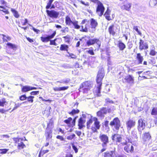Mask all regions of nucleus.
Wrapping results in <instances>:
<instances>
[{"label":"nucleus","mask_w":157,"mask_h":157,"mask_svg":"<svg viewBox=\"0 0 157 157\" xmlns=\"http://www.w3.org/2000/svg\"><path fill=\"white\" fill-rule=\"evenodd\" d=\"M105 75L104 69L102 68H101L99 70L97 76L96 82L98 84V93H100L101 90V87L102 85L101 81Z\"/></svg>","instance_id":"f257e3e1"},{"label":"nucleus","mask_w":157,"mask_h":157,"mask_svg":"<svg viewBox=\"0 0 157 157\" xmlns=\"http://www.w3.org/2000/svg\"><path fill=\"white\" fill-rule=\"evenodd\" d=\"M92 2L97 5L96 8V12L99 16H101L103 14L105 7L102 3L98 0H90Z\"/></svg>","instance_id":"f03ea898"},{"label":"nucleus","mask_w":157,"mask_h":157,"mask_svg":"<svg viewBox=\"0 0 157 157\" xmlns=\"http://www.w3.org/2000/svg\"><path fill=\"white\" fill-rule=\"evenodd\" d=\"M110 125L112 127H114L117 132L121 127V123L120 120L118 117H115L113 120L110 122Z\"/></svg>","instance_id":"7ed1b4c3"},{"label":"nucleus","mask_w":157,"mask_h":157,"mask_svg":"<svg viewBox=\"0 0 157 157\" xmlns=\"http://www.w3.org/2000/svg\"><path fill=\"white\" fill-rule=\"evenodd\" d=\"M92 84L90 81H86L85 82H83L82 84L80 86V90H82L83 93H86V92L90 89L92 87Z\"/></svg>","instance_id":"20e7f679"},{"label":"nucleus","mask_w":157,"mask_h":157,"mask_svg":"<svg viewBox=\"0 0 157 157\" xmlns=\"http://www.w3.org/2000/svg\"><path fill=\"white\" fill-rule=\"evenodd\" d=\"M99 138L102 142L101 144L102 147H106L107 146V144L109 142L108 136L106 135L102 134L100 136Z\"/></svg>","instance_id":"39448f33"},{"label":"nucleus","mask_w":157,"mask_h":157,"mask_svg":"<svg viewBox=\"0 0 157 157\" xmlns=\"http://www.w3.org/2000/svg\"><path fill=\"white\" fill-rule=\"evenodd\" d=\"M56 34V31H54L51 35H47L45 36H41L40 37L41 40L44 42H47L52 39L54 38Z\"/></svg>","instance_id":"423d86ee"},{"label":"nucleus","mask_w":157,"mask_h":157,"mask_svg":"<svg viewBox=\"0 0 157 157\" xmlns=\"http://www.w3.org/2000/svg\"><path fill=\"white\" fill-rule=\"evenodd\" d=\"M46 11L48 15L53 18H57L59 14V12L55 11L54 10H47Z\"/></svg>","instance_id":"0eeeda50"},{"label":"nucleus","mask_w":157,"mask_h":157,"mask_svg":"<svg viewBox=\"0 0 157 157\" xmlns=\"http://www.w3.org/2000/svg\"><path fill=\"white\" fill-rule=\"evenodd\" d=\"M96 43L98 46L99 48L101 46V43L99 39L96 38L90 39L86 41V44L88 46L93 45Z\"/></svg>","instance_id":"6e6552de"},{"label":"nucleus","mask_w":157,"mask_h":157,"mask_svg":"<svg viewBox=\"0 0 157 157\" xmlns=\"http://www.w3.org/2000/svg\"><path fill=\"white\" fill-rule=\"evenodd\" d=\"M94 124L95 127H92L91 128V129L94 132H96L97 129H99L100 128V122L98 121L97 118L94 117Z\"/></svg>","instance_id":"1a4fd4ad"},{"label":"nucleus","mask_w":157,"mask_h":157,"mask_svg":"<svg viewBox=\"0 0 157 157\" xmlns=\"http://www.w3.org/2000/svg\"><path fill=\"white\" fill-rule=\"evenodd\" d=\"M136 122L135 120L129 119L126 123V125L128 131H130L131 128L135 126Z\"/></svg>","instance_id":"9d476101"},{"label":"nucleus","mask_w":157,"mask_h":157,"mask_svg":"<svg viewBox=\"0 0 157 157\" xmlns=\"http://www.w3.org/2000/svg\"><path fill=\"white\" fill-rule=\"evenodd\" d=\"M148 48V46L147 43H144V41L140 39L139 42V49L140 50L144 49H147Z\"/></svg>","instance_id":"9b49d317"},{"label":"nucleus","mask_w":157,"mask_h":157,"mask_svg":"<svg viewBox=\"0 0 157 157\" xmlns=\"http://www.w3.org/2000/svg\"><path fill=\"white\" fill-rule=\"evenodd\" d=\"M111 139L113 141H115L117 142L120 143L121 142L122 138L121 135L114 134L111 136Z\"/></svg>","instance_id":"f8f14e48"},{"label":"nucleus","mask_w":157,"mask_h":157,"mask_svg":"<svg viewBox=\"0 0 157 157\" xmlns=\"http://www.w3.org/2000/svg\"><path fill=\"white\" fill-rule=\"evenodd\" d=\"M146 121L144 119L140 118L138 121L137 128L144 129L145 126Z\"/></svg>","instance_id":"ddd939ff"},{"label":"nucleus","mask_w":157,"mask_h":157,"mask_svg":"<svg viewBox=\"0 0 157 157\" xmlns=\"http://www.w3.org/2000/svg\"><path fill=\"white\" fill-rule=\"evenodd\" d=\"M52 129L48 128H46L45 131V135L46 139L51 138L52 137Z\"/></svg>","instance_id":"4468645a"},{"label":"nucleus","mask_w":157,"mask_h":157,"mask_svg":"<svg viewBox=\"0 0 157 157\" xmlns=\"http://www.w3.org/2000/svg\"><path fill=\"white\" fill-rule=\"evenodd\" d=\"M90 27L91 29H95L98 26V23L94 18H91L90 20Z\"/></svg>","instance_id":"2eb2a0df"},{"label":"nucleus","mask_w":157,"mask_h":157,"mask_svg":"<svg viewBox=\"0 0 157 157\" xmlns=\"http://www.w3.org/2000/svg\"><path fill=\"white\" fill-rule=\"evenodd\" d=\"M85 122L86 120L83 119L82 117L80 118L78 120V124L79 129H81L83 127H85V125L83 124Z\"/></svg>","instance_id":"dca6fc26"},{"label":"nucleus","mask_w":157,"mask_h":157,"mask_svg":"<svg viewBox=\"0 0 157 157\" xmlns=\"http://www.w3.org/2000/svg\"><path fill=\"white\" fill-rule=\"evenodd\" d=\"M124 150L128 153H132L134 150V147L132 145L129 144L124 147Z\"/></svg>","instance_id":"f3484780"},{"label":"nucleus","mask_w":157,"mask_h":157,"mask_svg":"<svg viewBox=\"0 0 157 157\" xmlns=\"http://www.w3.org/2000/svg\"><path fill=\"white\" fill-rule=\"evenodd\" d=\"M89 23H90L88 21L87 23L85 25L84 27L83 25H81V27L82 29L80 30V31L82 32H87L88 29L90 28Z\"/></svg>","instance_id":"a211bd4d"},{"label":"nucleus","mask_w":157,"mask_h":157,"mask_svg":"<svg viewBox=\"0 0 157 157\" xmlns=\"http://www.w3.org/2000/svg\"><path fill=\"white\" fill-rule=\"evenodd\" d=\"M104 157H117V156L115 155L114 152L112 151L105 152Z\"/></svg>","instance_id":"6ab92c4d"},{"label":"nucleus","mask_w":157,"mask_h":157,"mask_svg":"<svg viewBox=\"0 0 157 157\" xmlns=\"http://www.w3.org/2000/svg\"><path fill=\"white\" fill-rule=\"evenodd\" d=\"M68 48L69 46L68 45L63 44L60 45V50L61 51H66L67 53H69L68 52Z\"/></svg>","instance_id":"aec40b11"},{"label":"nucleus","mask_w":157,"mask_h":157,"mask_svg":"<svg viewBox=\"0 0 157 157\" xmlns=\"http://www.w3.org/2000/svg\"><path fill=\"white\" fill-rule=\"evenodd\" d=\"M131 4L128 3L121 6V8L123 10H125L127 11H129L131 8Z\"/></svg>","instance_id":"412c9836"},{"label":"nucleus","mask_w":157,"mask_h":157,"mask_svg":"<svg viewBox=\"0 0 157 157\" xmlns=\"http://www.w3.org/2000/svg\"><path fill=\"white\" fill-rule=\"evenodd\" d=\"M126 82L129 83H133L134 82L133 77L131 75L126 76L124 78Z\"/></svg>","instance_id":"4be33fe9"},{"label":"nucleus","mask_w":157,"mask_h":157,"mask_svg":"<svg viewBox=\"0 0 157 157\" xmlns=\"http://www.w3.org/2000/svg\"><path fill=\"white\" fill-rule=\"evenodd\" d=\"M118 47L119 50L121 51H123L126 48V45L122 41L120 40L118 41Z\"/></svg>","instance_id":"5701e85b"},{"label":"nucleus","mask_w":157,"mask_h":157,"mask_svg":"<svg viewBox=\"0 0 157 157\" xmlns=\"http://www.w3.org/2000/svg\"><path fill=\"white\" fill-rule=\"evenodd\" d=\"M136 59L138 60V64L142 63V62L144 60V58L140 53H138L137 54Z\"/></svg>","instance_id":"b1692460"},{"label":"nucleus","mask_w":157,"mask_h":157,"mask_svg":"<svg viewBox=\"0 0 157 157\" xmlns=\"http://www.w3.org/2000/svg\"><path fill=\"white\" fill-rule=\"evenodd\" d=\"M132 138V139H135L136 141L138 139V136H137V131L135 130H133L132 131L131 133Z\"/></svg>","instance_id":"393cba45"},{"label":"nucleus","mask_w":157,"mask_h":157,"mask_svg":"<svg viewBox=\"0 0 157 157\" xmlns=\"http://www.w3.org/2000/svg\"><path fill=\"white\" fill-rule=\"evenodd\" d=\"M114 25H113L110 26L108 29L109 32L110 34L112 35L113 36H114L115 34V32L114 30Z\"/></svg>","instance_id":"a878e982"},{"label":"nucleus","mask_w":157,"mask_h":157,"mask_svg":"<svg viewBox=\"0 0 157 157\" xmlns=\"http://www.w3.org/2000/svg\"><path fill=\"white\" fill-rule=\"evenodd\" d=\"M30 90V86H23L21 88V91L23 92H28Z\"/></svg>","instance_id":"bb28decb"},{"label":"nucleus","mask_w":157,"mask_h":157,"mask_svg":"<svg viewBox=\"0 0 157 157\" xmlns=\"http://www.w3.org/2000/svg\"><path fill=\"white\" fill-rule=\"evenodd\" d=\"M151 137V136L149 132H145L144 134L143 139L145 141H147L150 140Z\"/></svg>","instance_id":"cd10ccee"},{"label":"nucleus","mask_w":157,"mask_h":157,"mask_svg":"<svg viewBox=\"0 0 157 157\" xmlns=\"http://www.w3.org/2000/svg\"><path fill=\"white\" fill-rule=\"evenodd\" d=\"M73 22V21H72L70 17L67 16L65 18V22L67 25H70L71 24H72Z\"/></svg>","instance_id":"c85d7f7f"},{"label":"nucleus","mask_w":157,"mask_h":157,"mask_svg":"<svg viewBox=\"0 0 157 157\" xmlns=\"http://www.w3.org/2000/svg\"><path fill=\"white\" fill-rule=\"evenodd\" d=\"M7 45L10 48L12 49L13 50H16L17 48L16 45L10 42H8L7 44Z\"/></svg>","instance_id":"c756f323"},{"label":"nucleus","mask_w":157,"mask_h":157,"mask_svg":"<svg viewBox=\"0 0 157 157\" xmlns=\"http://www.w3.org/2000/svg\"><path fill=\"white\" fill-rule=\"evenodd\" d=\"M11 11L13 13L14 16L16 18H18L20 16L17 11L13 8H11Z\"/></svg>","instance_id":"7c9ffc66"},{"label":"nucleus","mask_w":157,"mask_h":157,"mask_svg":"<svg viewBox=\"0 0 157 157\" xmlns=\"http://www.w3.org/2000/svg\"><path fill=\"white\" fill-rule=\"evenodd\" d=\"M78 22L77 21H73L72 24L74 25V28L77 29H79L81 26L79 25H78Z\"/></svg>","instance_id":"2f4dec72"},{"label":"nucleus","mask_w":157,"mask_h":157,"mask_svg":"<svg viewBox=\"0 0 157 157\" xmlns=\"http://www.w3.org/2000/svg\"><path fill=\"white\" fill-rule=\"evenodd\" d=\"M80 111L78 109H73L69 113L72 115L74 116L75 114L79 113Z\"/></svg>","instance_id":"473e14b6"},{"label":"nucleus","mask_w":157,"mask_h":157,"mask_svg":"<svg viewBox=\"0 0 157 157\" xmlns=\"http://www.w3.org/2000/svg\"><path fill=\"white\" fill-rule=\"evenodd\" d=\"M151 114L152 115H157V107H153L152 109Z\"/></svg>","instance_id":"72a5a7b5"},{"label":"nucleus","mask_w":157,"mask_h":157,"mask_svg":"<svg viewBox=\"0 0 157 157\" xmlns=\"http://www.w3.org/2000/svg\"><path fill=\"white\" fill-rule=\"evenodd\" d=\"M69 82V79L68 78H65L60 81L56 82V83H67Z\"/></svg>","instance_id":"f704fd0d"},{"label":"nucleus","mask_w":157,"mask_h":157,"mask_svg":"<svg viewBox=\"0 0 157 157\" xmlns=\"http://www.w3.org/2000/svg\"><path fill=\"white\" fill-rule=\"evenodd\" d=\"M133 139L132 137H130L129 136H127L126 137V140L128 142L131 143H132L133 142L136 141L135 140H133Z\"/></svg>","instance_id":"c9c22d12"},{"label":"nucleus","mask_w":157,"mask_h":157,"mask_svg":"<svg viewBox=\"0 0 157 157\" xmlns=\"http://www.w3.org/2000/svg\"><path fill=\"white\" fill-rule=\"evenodd\" d=\"M149 5L151 7L155 6L157 4V0H152L149 2Z\"/></svg>","instance_id":"e433bc0d"},{"label":"nucleus","mask_w":157,"mask_h":157,"mask_svg":"<svg viewBox=\"0 0 157 157\" xmlns=\"http://www.w3.org/2000/svg\"><path fill=\"white\" fill-rule=\"evenodd\" d=\"M34 97L33 96L30 95L29 97H27V102L28 101L30 103H33V98Z\"/></svg>","instance_id":"4c0bfd02"},{"label":"nucleus","mask_w":157,"mask_h":157,"mask_svg":"<svg viewBox=\"0 0 157 157\" xmlns=\"http://www.w3.org/2000/svg\"><path fill=\"white\" fill-rule=\"evenodd\" d=\"M53 122L52 121V120H50L49 123L48 124L47 128H48L51 129L53 128Z\"/></svg>","instance_id":"58836bf2"},{"label":"nucleus","mask_w":157,"mask_h":157,"mask_svg":"<svg viewBox=\"0 0 157 157\" xmlns=\"http://www.w3.org/2000/svg\"><path fill=\"white\" fill-rule=\"evenodd\" d=\"M54 0H48V2L47 3V5L46 6V9H49L51 6L52 3Z\"/></svg>","instance_id":"ea45409f"},{"label":"nucleus","mask_w":157,"mask_h":157,"mask_svg":"<svg viewBox=\"0 0 157 157\" xmlns=\"http://www.w3.org/2000/svg\"><path fill=\"white\" fill-rule=\"evenodd\" d=\"M89 120L86 123V126L87 129H89L90 128V124H92L93 122V120L91 118H89Z\"/></svg>","instance_id":"a19ab883"},{"label":"nucleus","mask_w":157,"mask_h":157,"mask_svg":"<svg viewBox=\"0 0 157 157\" xmlns=\"http://www.w3.org/2000/svg\"><path fill=\"white\" fill-rule=\"evenodd\" d=\"M72 120V118L71 117H70L68 118L67 119L64 120V122L65 123L67 124H69V126H70V124H71V122Z\"/></svg>","instance_id":"79ce46f5"},{"label":"nucleus","mask_w":157,"mask_h":157,"mask_svg":"<svg viewBox=\"0 0 157 157\" xmlns=\"http://www.w3.org/2000/svg\"><path fill=\"white\" fill-rule=\"evenodd\" d=\"M63 38L65 39L66 42L69 43L70 41L71 38L69 35H67L63 37Z\"/></svg>","instance_id":"37998d69"},{"label":"nucleus","mask_w":157,"mask_h":157,"mask_svg":"<svg viewBox=\"0 0 157 157\" xmlns=\"http://www.w3.org/2000/svg\"><path fill=\"white\" fill-rule=\"evenodd\" d=\"M18 147L19 149H22L25 147V146L23 142H21L20 143H18Z\"/></svg>","instance_id":"c03bdc74"},{"label":"nucleus","mask_w":157,"mask_h":157,"mask_svg":"<svg viewBox=\"0 0 157 157\" xmlns=\"http://www.w3.org/2000/svg\"><path fill=\"white\" fill-rule=\"evenodd\" d=\"M27 102V101H26L23 102L22 103H20V104H19V103H18L17 104H15V105L13 109L12 110V111L13 110L17 109L18 107H19L20 106H21L22 104L25 103Z\"/></svg>","instance_id":"a18cd8bd"},{"label":"nucleus","mask_w":157,"mask_h":157,"mask_svg":"<svg viewBox=\"0 0 157 157\" xmlns=\"http://www.w3.org/2000/svg\"><path fill=\"white\" fill-rule=\"evenodd\" d=\"M100 110L104 115L106 114L107 112V110L106 107H103Z\"/></svg>","instance_id":"49530a36"},{"label":"nucleus","mask_w":157,"mask_h":157,"mask_svg":"<svg viewBox=\"0 0 157 157\" xmlns=\"http://www.w3.org/2000/svg\"><path fill=\"white\" fill-rule=\"evenodd\" d=\"M6 99L3 98L0 101V106L4 107V104L6 103Z\"/></svg>","instance_id":"de8ad7c7"},{"label":"nucleus","mask_w":157,"mask_h":157,"mask_svg":"<svg viewBox=\"0 0 157 157\" xmlns=\"http://www.w3.org/2000/svg\"><path fill=\"white\" fill-rule=\"evenodd\" d=\"M19 99L21 101H24L27 99V97L26 95L24 94L21 95L19 97Z\"/></svg>","instance_id":"09e8293b"},{"label":"nucleus","mask_w":157,"mask_h":157,"mask_svg":"<svg viewBox=\"0 0 157 157\" xmlns=\"http://www.w3.org/2000/svg\"><path fill=\"white\" fill-rule=\"evenodd\" d=\"M97 115L98 116L100 117H104V116L103 114L102 113V112L101 111V110L98 111L97 112Z\"/></svg>","instance_id":"8fccbe9b"},{"label":"nucleus","mask_w":157,"mask_h":157,"mask_svg":"<svg viewBox=\"0 0 157 157\" xmlns=\"http://www.w3.org/2000/svg\"><path fill=\"white\" fill-rule=\"evenodd\" d=\"M82 116L84 118H86V117L88 118H91L92 117L91 115H89L87 114H82Z\"/></svg>","instance_id":"3c124183"},{"label":"nucleus","mask_w":157,"mask_h":157,"mask_svg":"<svg viewBox=\"0 0 157 157\" xmlns=\"http://www.w3.org/2000/svg\"><path fill=\"white\" fill-rule=\"evenodd\" d=\"M127 45L128 47V48L131 49L133 47V44L131 41H128L127 43Z\"/></svg>","instance_id":"603ef678"},{"label":"nucleus","mask_w":157,"mask_h":157,"mask_svg":"<svg viewBox=\"0 0 157 157\" xmlns=\"http://www.w3.org/2000/svg\"><path fill=\"white\" fill-rule=\"evenodd\" d=\"M39 93V91H33L30 93V94L31 96L32 95H38Z\"/></svg>","instance_id":"864d4df0"},{"label":"nucleus","mask_w":157,"mask_h":157,"mask_svg":"<svg viewBox=\"0 0 157 157\" xmlns=\"http://www.w3.org/2000/svg\"><path fill=\"white\" fill-rule=\"evenodd\" d=\"M75 136V134H73L71 135L68 136L67 137V139L68 140H71L74 138Z\"/></svg>","instance_id":"5fc2aeb1"},{"label":"nucleus","mask_w":157,"mask_h":157,"mask_svg":"<svg viewBox=\"0 0 157 157\" xmlns=\"http://www.w3.org/2000/svg\"><path fill=\"white\" fill-rule=\"evenodd\" d=\"M71 146L73 149L74 150L75 152L77 153L78 151V149L76 146L74 145L73 143L71 144Z\"/></svg>","instance_id":"6e6d98bb"},{"label":"nucleus","mask_w":157,"mask_h":157,"mask_svg":"<svg viewBox=\"0 0 157 157\" xmlns=\"http://www.w3.org/2000/svg\"><path fill=\"white\" fill-rule=\"evenodd\" d=\"M69 87L68 86L59 87V91L65 90L67 89Z\"/></svg>","instance_id":"4d7b16f0"},{"label":"nucleus","mask_w":157,"mask_h":157,"mask_svg":"<svg viewBox=\"0 0 157 157\" xmlns=\"http://www.w3.org/2000/svg\"><path fill=\"white\" fill-rule=\"evenodd\" d=\"M134 29L138 33V34L140 36L141 35L142 33L139 30L138 27L137 26H134Z\"/></svg>","instance_id":"13d9d810"},{"label":"nucleus","mask_w":157,"mask_h":157,"mask_svg":"<svg viewBox=\"0 0 157 157\" xmlns=\"http://www.w3.org/2000/svg\"><path fill=\"white\" fill-rule=\"evenodd\" d=\"M156 52L154 50H151L149 53L150 55L152 56H154L156 55Z\"/></svg>","instance_id":"bf43d9fd"},{"label":"nucleus","mask_w":157,"mask_h":157,"mask_svg":"<svg viewBox=\"0 0 157 157\" xmlns=\"http://www.w3.org/2000/svg\"><path fill=\"white\" fill-rule=\"evenodd\" d=\"M109 121H106L104 123V125L106 129H109Z\"/></svg>","instance_id":"052dcab7"},{"label":"nucleus","mask_w":157,"mask_h":157,"mask_svg":"<svg viewBox=\"0 0 157 157\" xmlns=\"http://www.w3.org/2000/svg\"><path fill=\"white\" fill-rule=\"evenodd\" d=\"M0 150L1 151V153L2 154L6 153L8 151V150L6 149H1Z\"/></svg>","instance_id":"680f3d73"},{"label":"nucleus","mask_w":157,"mask_h":157,"mask_svg":"<svg viewBox=\"0 0 157 157\" xmlns=\"http://www.w3.org/2000/svg\"><path fill=\"white\" fill-rule=\"evenodd\" d=\"M104 15L105 16L106 19H107L108 21H110L112 20L110 18L109 14H104Z\"/></svg>","instance_id":"e2e57ef3"},{"label":"nucleus","mask_w":157,"mask_h":157,"mask_svg":"<svg viewBox=\"0 0 157 157\" xmlns=\"http://www.w3.org/2000/svg\"><path fill=\"white\" fill-rule=\"evenodd\" d=\"M87 52H88V53L92 55H93L94 54L93 49H90L88 51H87Z\"/></svg>","instance_id":"0e129e2a"},{"label":"nucleus","mask_w":157,"mask_h":157,"mask_svg":"<svg viewBox=\"0 0 157 157\" xmlns=\"http://www.w3.org/2000/svg\"><path fill=\"white\" fill-rule=\"evenodd\" d=\"M69 54V57H71V58L75 59L76 57V56L72 53H68Z\"/></svg>","instance_id":"69168bd1"},{"label":"nucleus","mask_w":157,"mask_h":157,"mask_svg":"<svg viewBox=\"0 0 157 157\" xmlns=\"http://www.w3.org/2000/svg\"><path fill=\"white\" fill-rule=\"evenodd\" d=\"M56 138L60 140L61 141H63L64 140V139L63 137L60 135H58L56 136Z\"/></svg>","instance_id":"338daca9"},{"label":"nucleus","mask_w":157,"mask_h":157,"mask_svg":"<svg viewBox=\"0 0 157 157\" xmlns=\"http://www.w3.org/2000/svg\"><path fill=\"white\" fill-rule=\"evenodd\" d=\"M76 121L75 120H73L72 121V124L71 123V124L70 125V127H73L75 125Z\"/></svg>","instance_id":"774afa93"}]
</instances>
